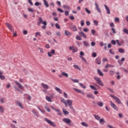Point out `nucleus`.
<instances>
[{
  "label": "nucleus",
  "instance_id": "obj_44",
  "mask_svg": "<svg viewBox=\"0 0 128 128\" xmlns=\"http://www.w3.org/2000/svg\"><path fill=\"white\" fill-rule=\"evenodd\" d=\"M79 85L80 86H82V88H86V85H84L83 84L79 83Z\"/></svg>",
  "mask_w": 128,
  "mask_h": 128
},
{
  "label": "nucleus",
  "instance_id": "obj_52",
  "mask_svg": "<svg viewBox=\"0 0 128 128\" xmlns=\"http://www.w3.org/2000/svg\"><path fill=\"white\" fill-rule=\"evenodd\" d=\"M123 32H124V34H128V30L126 28H124L123 30Z\"/></svg>",
  "mask_w": 128,
  "mask_h": 128
},
{
  "label": "nucleus",
  "instance_id": "obj_55",
  "mask_svg": "<svg viewBox=\"0 0 128 128\" xmlns=\"http://www.w3.org/2000/svg\"><path fill=\"white\" fill-rule=\"evenodd\" d=\"M80 56H84V52H80Z\"/></svg>",
  "mask_w": 128,
  "mask_h": 128
},
{
  "label": "nucleus",
  "instance_id": "obj_9",
  "mask_svg": "<svg viewBox=\"0 0 128 128\" xmlns=\"http://www.w3.org/2000/svg\"><path fill=\"white\" fill-rule=\"evenodd\" d=\"M104 6L106 8V10L107 12V14H110V8H108V6L104 4Z\"/></svg>",
  "mask_w": 128,
  "mask_h": 128
},
{
  "label": "nucleus",
  "instance_id": "obj_59",
  "mask_svg": "<svg viewBox=\"0 0 128 128\" xmlns=\"http://www.w3.org/2000/svg\"><path fill=\"white\" fill-rule=\"evenodd\" d=\"M76 39L78 40H82V38L80 36H76Z\"/></svg>",
  "mask_w": 128,
  "mask_h": 128
},
{
  "label": "nucleus",
  "instance_id": "obj_60",
  "mask_svg": "<svg viewBox=\"0 0 128 128\" xmlns=\"http://www.w3.org/2000/svg\"><path fill=\"white\" fill-rule=\"evenodd\" d=\"M96 52H93L92 54V58H96Z\"/></svg>",
  "mask_w": 128,
  "mask_h": 128
},
{
  "label": "nucleus",
  "instance_id": "obj_35",
  "mask_svg": "<svg viewBox=\"0 0 128 128\" xmlns=\"http://www.w3.org/2000/svg\"><path fill=\"white\" fill-rule=\"evenodd\" d=\"M81 124L82 126H85L86 128H88V125L84 122H82L81 123Z\"/></svg>",
  "mask_w": 128,
  "mask_h": 128
},
{
  "label": "nucleus",
  "instance_id": "obj_1",
  "mask_svg": "<svg viewBox=\"0 0 128 128\" xmlns=\"http://www.w3.org/2000/svg\"><path fill=\"white\" fill-rule=\"evenodd\" d=\"M94 80L97 82V84L101 86H104V83L102 82V80L100 79L98 77H94Z\"/></svg>",
  "mask_w": 128,
  "mask_h": 128
},
{
  "label": "nucleus",
  "instance_id": "obj_28",
  "mask_svg": "<svg viewBox=\"0 0 128 128\" xmlns=\"http://www.w3.org/2000/svg\"><path fill=\"white\" fill-rule=\"evenodd\" d=\"M67 104L69 106L72 105V100H67Z\"/></svg>",
  "mask_w": 128,
  "mask_h": 128
},
{
  "label": "nucleus",
  "instance_id": "obj_10",
  "mask_svg": "<svg viewBox=\"0 0 128 128\" xmlns=\"http://www.w3.org/2000/svg\"><path fill=\"white\" fill-rule=\"evenodd\" d=\"M41 86L44 90H48V86L46 85V84H44V83H42Z\"/></svg>",
  "mask_w": 128,
  "mask_h": 128
},
{
  "label": "nucleus",
  "instance_id": "obj_42",
  "mask_svg": "<svg viewBox=\"0 0 128 128\" xmlns=\"http://www.w3.org/2000/svg\"><path fill=\"white\" fill-rule=\"evenodd\" d=\"M85 10H86V12H87V14H90L92 12H90V10H88V8H85Z\"/></svg>",
  "mask_w": 128,
  "mask_h": 128
},
{
  "label": "nucleus",
  "instance_id": "obj_27",
  "mask_svg": "<svg viewBox=\"0 0 128 128\" xmlns=\"http://www.w3.org/2000/svg\"><path fill=\"white\" fill-rule=\"evenodd\" d=\"M44 6H46V8H48L50 6V5H48V3L46 1V0H44Z\"/></svg>",
  "mask_w": 128,
  "mask_h": 128
},
{
  "label": "nucleus",
  "instance_id": "obj_25",
  "mask_svg": "<svg viewBox=\"0 0 128 128\" xmlns=\"http://www.w3.org/2000/svg\"><path fill=\"white\" fill-rule=\"evenodd\" d=\"M96 120H100V117L98 116V115H96V114H93Z\"/></svg>",
  "mask_w": 128,
  "mask_h": 128
},
{
  "label": "nucleus",
  "instance_id": "obj_46",
  "mask_svg": "<svg viewBox=\"0 0 128 128\" xmlns=\"http://www.w3.org/2000/svg\"><path fill=\"white\" fill-rule=\"evenodd\" d=\"M90 88H92V90H98L94 86L92 85H90Z\"/></svg>",
  "mask_w": 128,
  "mask_h": 128
},
{
  "label": "nucleus",
  "instance_id": "obj_16",
  "mask_svg": "<svg viewBox=\"0 0 128 128\" xmlns=\"http://www.w3.org/2000/svg\"><path fill=\"white\" fill-rule=\"evenodd\" d=\"M95 6H96V10L100 14V12H102V10H100V9L98 8V5L96 2L95 3Z\"/></svg>",
  "mask_w": 128,
  "mask_h": 128
},
{
  "label": "nucleus",
  "instance_id": "obj_11",
  "mask_svg": "<svg viewBox=\"0 0 128 128\" xmlns=\"http://www.w3.org/2000/svg\"><path fill=\"white\" fill-rule=\"evenodd\" d=\"M74 90H76V92H78V94H84V93L83 92V91H82L81 90H80L78 89L74 88Z\"/></svg>",
  "mask_w": 128,
  "mask_h": 128
},
{
  "label": "nucleus",
  "instance_id": "obj_45",
  "mask_svg": "<svg viewBox=\"0 0 128 128\" xmlns=\"http://www.w3.org/2000/svg\"><path fill=\"white\" fill-rule=\"evenodd\" d=\"M55 26H56V28H58V30H60V26L58 23H56L55 24Z\"/></svg>",
  "mask_w": 128,
  "mask_h": 128
},
{
  "label": "nucleus",
  "instance_id": "obj_33",
  "mask_svg": "<svg viewBox=\"0 0 128 128\" xmlns=\"http://www.w3.org/2000/svg\"><path fill=\"white\" fill-rule=\"evenodd\" d=\"M66 36H70V32L68 30L64 31Z\"/></svg>",
  "mask_w": 128,
  "mask_h": 128
},
{
  "label": "nucleus",
  "instance_id": "obj_23",
  "mask_svg": "<svg viewBox=\"0 0 128 128\" xmlns=\"http://www.w3.org/2000/svg\"><path fill=\"white\" fill-rule=\"evenodd\" d=\"M54 110H56V112H58V114L59 116H62V113L60 112V110H58V109H54Z\"/></svg>",
  "mask_w": 128,
  "mask_h": 128
},
{
  "label": "nucleus",
  "instance_id": "obj_48",
  "mask_svg": "<svg viewBox=\"0 0 128 128\" xmlns=\"http://www.w3.org/2000/svg\"><path fill=\"white\" fill-rule=\"evenodd\" d=\"M94 24H95V26H98V20H94Z\"/></svg>",
  "mask_w": 128,
  "mask_h": 128
},
{
  "label": "nucleus",
  "instance_id": "obj_61",
  "mask_svg": "<svg viewBox=\"0 0 128 128\" xmlns=\"http://www.w3.org/2000/svg\"><path fill=\"white\" fill-rule=\"evenodd\" d=\"M40 4H42L40 3L39 2H36L34 4V6H40Z\"/></svg>",
  "mask_w": 128,
  "mask_h": 128
},
{
  "label": "nucleus",
  "instance_id": "obj_17",
  "mask_svg": "<svg viewBox=\"0 0 128 128\" xmlns=\"http://www.w3.org/2000/svg\"><path fill=\"white\" fill-rule=\"evenodd\" d=\"M32 112H33L34 114V116H37V118H38V112H36V110H32Z\"/></svg>",
  "mask_w": 128,
  "mask_h": 128
},
{
  "label": "nucleus",
  "instance_id": "obj_31",
  "mask_svg": "<svg viewBox=\"0 0 128 128\" xmlns=\"http://www.w3.org/2000/svg\"><path fill=\"white\" fill-rule=\"evenodd\" d=\"M87 98H92L93 100H94V96H92V94H87Z\"/></svg>",
  "mask_w": 128,
  "mask_h": 128
},
{
  "label": "nucleus",
  "instance_id": "obj_6",
  "mask_svg": "<svg viewBox=\"0 0 128 128\" xmlns=\"http://www.w3.org/2000/svg\"><path fill=\"white\" fill-rule=\"evenodd\" d=\"M63 122H66V124H70V122H72V120H70V119L68 118H64L62 120Z\"/></svg>",
  "mask_w": 128,
  "mask_h": 128
},
{
  "label": "nucleus",
  "instance_id": "obj_22",
  "mask_svg": "<svg viewBox=\"0 0 128 128\" xmlns=\"http://www.w3.org/2000/svg\"><path fill=\"white\" fill-rule=\"evenodd\" d=\"M111 106L114 108V110H118V108L116 107V106L115 104H110Z\"/></svg>",
  "mask_w": 128,
  "mask_h": 128
},
{
  "label": "nucleus",
  "instance_id": "obj_18",
  "mask_svg": "<svg viewBox=\"0 0 128 128\" xmlns=\"http://www.w3.org/2000/svg\"><path fill=\"white\" fill-rule=\"evenodd\" d=\"M97 72L100 76H104V73L100 69H98Z\"/></svg>",
  "mask_w": 128,
  "mask_h": 128
},
{
  "label": "nucleus",
  "instance_id": "obj_53",
  "mask_svg": "<svg viewBox=\"0 0 128 128\" xmlns=\"http://www.w3.org/2000/svg\"><path fill=\"white\" fill-rule=\"evenodd\" d=\"M38 49L40 50V52H42V54H44V49H42V48H38Z\"/></svg>",
  "mask_w": 128,
  "mask_h": 128
},
{
  "label": "nucleus",
  "instance_id": "obj_57",
  "mask_svg": "<svg viewBox=\"0 0 128 128\" xmlns=\"http://www.w3.org/2000/svg\"><path fill=\"white\" fill-rule=\"evenodd\" d=\"M111 30L113 34H116V29L114 28H112Z\"/></svg>",
  "mask_w": 128,
  "mask_h": 128
},
{
  "label": "nucleus",
  "instance_id": "obj_58",
  "mask_svg": "<svg viewBox=\"0 0 128 128\" xmlns=\"http://www.w3.org/2000/svg\"><path fill=\"white\" fill-rule=\"evenodd\" d=\"M46 34H48V36H52V32L50 31H46Z\"/></svg>",
  "mask_w": 128,
  "mask_h": 128
},
{
  "label": "nucleus",
  "instance_id": "obj_7",
  "mask_svg": "<svg viewBox=\"0 0 128 128\" xmlns=\"http://www.w3.org/2000/svg\"><path fill=\"white\" fill-rule=\"evenodd\" d=\"M14 83L16 84V86H18L19 88H22V90H24V88L22 86V85L18 82V81H14Z\"/></svg>",
  "mask_w": 128,
  "mask_h": 128
},
{
  "label": "nucleus",
  "instance_id": "obj_8",
  "mask_svg": "<svg viewBox=\"0 0 128 128\" xmlns=\"http://www.w3.org/2000/svg\"><path fill=\"white\" fill-rule=\"evenodd\" d=\"M95 62L97 64H100L101 61H100V58H98L95 60Z\"/></svg>",
  "mask_w": 128,
  "mask_h": 128
},
{
  "label": "nucleus",
  "instance_id": "obj_36",
  "mask_svg": "<svg viewBox=\"0 0 128 128\" xmlns=\"http://www.w3.org/2000/svg\"><path fill=\"white\" fill-rule=\"evenodd\" d=\"M114 66L110 65V64H108L105 66V68H114Z\"/></svg>",
  "mask_w": 128,
  "mask_h": 128
},
{
  "label": "nucleus",
  "instance_id": "obj_21",
  "mask_svg": "<svg viewBox=\"0 0 128 128\" xmlns=\"http://www.w3.org/2000/svg\"><path fill=\"white\" fill-rule=\"evenodd\" d=\"M6 26L8 28L9 30H12V26L10 24L6 22Z\"/></svg>",
  "mask_w": 128,
  "mask_h": 128
},
{
  "label": "nucleus",
  "instance_id": "obj_40",
  "mask_svg": "<svg viewBox=\"0 0 128 128\" xmlns=\"http://www.w3.org/2000/svg\"><path fill=\"white\" fill-rule=\"evenodd\" d=\"M97 104L98 106H104V103H102V102H97Z\"/></svg>",
  "mask_w": 128,
  "mask_h": 128
},
{
  "label": "nucleus",
  "instance_id": "obj_56",
  "mask_svg": "<svg viewBox=\"0 0 128 128\" xmlns=\"http://www.w3.org/2000/svg\"><path fill=\"white\" fill-rule=\"evenodd\" d=\"M111 44H114V46H116V40H112Z\"/></svg>",
  "mask_w": 128,
  "mask_h": 128
},
{
  "label": "nucleus",
  "instance_id": "obj_12",
  "mask_svg": "<svg viewBox=\"0 0 128 128\" xmlns=\"http://www.w3.org/2000/svg\"><path fill=\"white\" fill-rule=\"evenodd\" d=\"M83 44L85 48H88L90 46V44H88V42L86 41H83Z\"/></svg>",
  "mask_w": 128,
  "mask_h": 128
},
{
  "label": "nucleus",
  "instance_id": "obj_51",
  "mask_svg": "<svg viewBox=\"0 0 128 128\" xmlns=\"http://www.w3.org/2000/svg\"><path fill=\"white\" fill-rule=\"evenodd\" d=\"M28 10L30 12H34V10L32 8H28Z\"/></svg>",
  "mask_w": 128,
  "mask_h": 128
},
{
  "label": "nucleus",
  "instance_id": "obj_2",
  "mask_svg": "<svg viewBox=\"0 0 128 128\" xmlns=\"http://www.w3.org/2000/svg\"><path fill=\"white\" fill-rule=\"evenodd\" d=\"M44 120L46 122H48V124H50V126H54V127L56 126V124L50 121V120H48V119L47 118H45Z\"/></svg>",
  "mask_w": 128,
  "mask_h": 128
},
{
  "label": "nucleus",
  "instance_id": "obj_26",
  "mask_svg": "<svg viewBox=\"0 0 128 128\" xmlns=\"http://www.w3.org/2000/svg\"><path fill=\"white\" fill-rule=\"evenodd\" d=\"M74 68H76V70H81V68H80V66H78L76 65V64H74L73 66Z\"/></svg>",
  "mask_w": 128,
  "mask_h": 128
},
{
  "label": "nucleus",
  "instance_id": "obj_5",
  "mask_svg": "<svg viewBox=\"0 0 128 128\" xmlns=\"http://www.w3.org/2000/svg\"><path fill=\"white\" fill-rule=\"evenodd\" d=\"M69 28L70 30H72V32H78V28H76V26L74 25H72L70 26Z\"/></svg>",
  "mask_w": 128,
  "mask_h": 128
},
{
  "label": "nucleus",
  "instance_id": "obj_19",
  "mask_svg": "<svg viewBox=\"0 0 128 128\" xmlns=\"http://www.w3.org/2000/svg\"><path fill=\"white\" fill-rule=\"evenodd\" d=\"M39 22H38V26H40V24L42 23V18H39V20H38Z\"/></svg>",
  "mask_w": 128,
  "mask_h": 128
},
{
  "label": "nucleus",
  "instance_id": "obj_39",
  "mask_svg": "<svg viewBox=\"0 0 128 128\" xmlns=\"http://www.w3.org/2000/svg\"><path fill=\"white\" fill-rule=\"evenodd\" d=\"M109 74L110 76H114V72L112 70H110L109 71Z\"/></svg>",
  "mask_w": 128,
  "mask_h": 128
},
{
  "label": "nucleus",
  "instance_id": "obj_15",
  "mask_svg": "<svg viewBox=\"0 0 128 128\" xmlns=\"http://www.w3.org/2000/svg\"><path fill=\"white\" fill-rule=\"evenodd\" d=\"M4 73L2 72L0 70V80H4L6 78V77L4 76H2V74Z\"/></svg>",
  "mask_w": 128,
  "mask_h": 128
},
{
  "label": "nucleus",
  "instance_id": "obj_64",
  "mask_svg": "<svg viewBox=\"0 0 128 128\" xmlns=\"http://www.w3.org/2000/svg\"><path fill=\"white\" fill-rule=\"evenodd\" d=\"M10 127L12 128H18L16 126H15L14 124H10Z\"/></svg>",
  "mask_w": 128,
  "mask_h": 128
},
{
  "label": "nucleus",
  "instance_id": "obj_47",
  "mask_svg": "<svg viewBox=\"0 0 128 128\" xmlns=\"http://www.w3.org/2000/svg\"><path fill=\"white\" fill-rule=\"evenodd\" d=\"M44 108L46 110H47V112H50V108H48V106H45Z\"/></svg>",
  "mask_w": 128,
  "mask_h": 128
},
{
  "label": "nucleus",
  "instance_id": "obj_50",
  "mask_svg": "<svg viewBox=\"0 0 128 128\" xmlns=\"http://www.w3.org/2000/svg\"><path fill=\"white\" fill-rule=\"evenodd\" d=\"M112 50H114L112 49H110L109 50V52L110 54H114V52Z\"/></svg>",
  "mask_w": 128,
  "mask_h": 128
},
{
  "label": "nucleus",
  "instance_id": "obj_62",
  "mask_svg": "<svg viewBox=\"0 0 128 128\" xmlns=\"http://www.w3.org/2000/svg\"><path fill=\"white\" fill-rule=\"evenodd\" d=\"M80 24H81L82 26H84V20H81Z\"/></svg>",
  "mask_w": 128,
  "mask_h": 128
},
{
  "label": "nucleus",
  "instance_id": "obj_30",
  "mask_svg": "<svg viewBox=\"0 0 128 128\" xmlns=\"http://www.w3.org/2000/svg\"><path fill=\"white\" fill-rule=\"evenodd\" d=\"M24 96H27V98L26 100H32V96H30L27 94H24Z\"/></svg>",
  "mask_w": 128,
  "mask_h": 128
},
{
  "label": "nucleus",
  "instance_id": "obj_49",
  "mask_svg": "<svg viewBox=\"0 0 128 128\" xmlns=\"http://www.w3.org/2000/svg\"><path fill=\"white\" fill-rule=\"evenodd\" d=\"M80 58H81L82 60V62H86V60L84 58V56H80Z\"/></svg>",
  "mask_w": 128,
  "mask_h": 128
},
{
  "label": "nucleus",
  "instance_id": "obj_37",
  "mask_svg": "<svg viewBox=\"0 0 128 128\" xmlns=\"http://www.w3.org/2000/svg\"><path fill=\"white\" fill-rule=\"evenodd\" d=\"M70 80L73 82H78V80L76 79H73L72 78H70Z\"/></svg>",
  "mask_w": 128,
  "mask_h": 128
},
{
  "label": "nucleus",
  "instance_id": "obj_43",
  "mask_svg": "<svg viewBox=\"0 0 128 128\" xmlns=\"http://www.w3.org/2000/svg\"><path fill=\"white\" fill-rule=\"evenodd\" d=\"M118 52H121V54H123V52H124V50L122 48H120L118 49Z\"/></svg>",
  "mask_w": 128,
  "mask_h": 128
},
{
  "label": "nucleus",
  "instance_id": "obj_20",
  "mask_svg": "<svg viewBox=\"0 0 128 128\" xmlns=\"http://www.w3.org/2000/svg\"><path fill=\"white\" fill-rule=\"evenodd\" d=\"M17 104L20 108H24V106H22V102L20 101H17L16 102Z\"/></svg>",
  "mask_w": 128,
  "mask_h": 128
},
{
  "label": "nucleus",
  "instance_id": "obj_4",
  "mask_svg": "<svg viewBox=\"0 0 128 128\" xmlns=\"http://www.w3.org/2000/svg\"><path fill=\"white\" fill-rule=\"evenodd\" d=\"M56 54V50H52L50 52H48V55L50 58H52V54Z\"/></svg>",
  "mask_w": 128,
  "mask_h": 128
},
{
  "label": "nucleus",
  "instance_id": "obj_54",
  "mask_svg": "<svg viewBox=\"0 0 128 128\" xmlns=\"http://www.w3.org/2000/svg\"><path fill=\"white\" fill-rule=\"evenodd\" d=\"M72 52H78V48H74Z\"/></svg>",
  "mask_w": 128,
  "mask_h": 128
},
{
  "label": "nucleus",
  "instance_id": "obj_3",
  "mask_svg": "<svg viewBox=\"0 0 128 128\" xmlns=\"http://www.w3.org/2000/svg\"><path fill=\"white\" fill-rule=\"evenodd\" d=\"M110 96H111V98H112L114 100H116V102L118 104H122V102H120V98L112 94H110Z\"/></svg>",
  "mask_w": 128,
  "mask_h": 128
},
{
  "label": "nucleus",
  "instance_id": "obj_13",
  "mask_svg": "<svg viewBox=\"0 0 128 128\" xmlns=\"http://www.w3.org/2000/svg\"><path fill=\"white\" fill-rule=\"evenodd\" d=\"M99 122L100 124H106V122L104 120V119L101 118L100 120H99Z\"/></svg>",
  "mask_w": 128,
  "mask_h": 128
},
{
  "label": "nucleus",
  "instance_id": "obj_14",
  "mask_svg": "<svg viewBox=\"0 0 128 128\" xmlns=\"http://www.w3.org/2000/svg\"><path fill=\"white\" fill-rule=\"evenodd\" d=\"M62 112L65 116H68V114H70V112H68V111H66V110L64 108H62Z\"/></svg>",
  "mask_w": 128,
  "mask_h": 128
},
{
  "label": "nucleus",
  "instance_id": "obj_29",
  "mask_svg": "<svg viewBox=\"0 0 128 128\" xmlns=\"http://www.w3.org/2000/svg\"><path fill=\"white\" fill-rule=\"evenodd\" d=\"M0 112H1V114L4 112V108L2 106H0Z\"/></svg>",
  "mask_w": 128,
  "mask_h": 128
},
{
  "label": "nucleus",
  "instance_id": "obj_34",
  "mask_svg": "<svg viewBox=\"0 0 128 128\" xmlns=\"http://www.w3.org/2000/svg\"><path fill=\"white\" fill-rule=\"evenodd\" d=\"M46 100L48 102H52V98H50V97L48 96H46Z\"/></svg>",
  "mask_w": 128,
  "mask_h": 128
},
{
  "label": "nucleus",
  "instance_id": "obj_24",
  "mask_svg": "<svg viewBox=\"0 0 128 128\" xmlns=\"http://www.w3.org/2000/svg\"><path fill=\"white\" fill-rule=\"evenodd\" d=\"M55 90H56V92H59V94H62V90H60V88L58 87H56Z\"/></svg>",
  "mask_w": 128,
  "mask_h": 128
},
{
  "label": "nucleus",
  "instance_id": "obj_38",
  "mask_svg": "<svg viewBox=\"0 0 128 128\" xmlns=\"http://www.w3.org/2000/svg\"><path fill=\"white\" fill-rule=\"evenodd\" d=\"M36 34V38H38V36H42V35H40V32H37L35 33Z\"/></svg>",
  "mask_w": 128,
  "mask_h": 128
},
{
  "label": "nucleus",
  "instance_id": "obj_41",
  "mask_svg": "<svg viewBox=\"0 0 128 128\" xmlns=\"http://www.w3.org/2000/svg\"><path fill=\"white\" fill-rule=\"evenodd\" d=\"M63 8H64L65 10H70V6H68L67 5H64L63 6Z\"/></svg>",
  "mask_w": 128,
  "mask_h": 128
},
{
  "label": "nucleus",
  "instance_id": "obj_63",
  "mask_svg": "<svg viewBox=\"0 0 128 128\" xmlns=\"http://www.w3.org/2000/svg\"><path fill=\"white\" fill-rule=\"evenodd\" d=\"M57 10L58 12H64V10L60 9V8H58Z\"/></svg>",
  "mask_w": 128,
  "mask_h": 128
},
{
  "label": "nucleus",
  "instance_id": "obj_32",
  "mask_svg": "<svg viewBox=\"0 0 128 128\" xmlns=\"http://www.w3.org/2000/svg\"><path fill=\"white\" fill-rule=\"evenodd\" d=\"M62 76H65L66 78H68V73H66L65 72H62Z\"/></svg>",
  "mask_w": 128,
  "mask_h": 128
}]
</instances>
